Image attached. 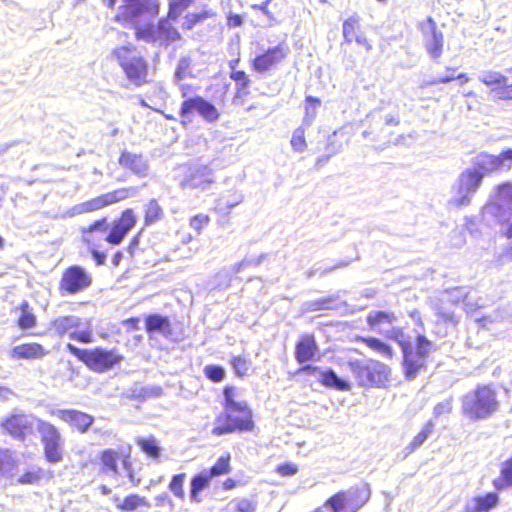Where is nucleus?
<instances>
[{
    "mask_svg": "<svg viewBox=\"0 0 512 512\" xmlns=\"http://www.w3.org/2000/svg\"><path fill=\"white\" fill-rule=\"evenodd\" d=\"M384 334L401 348L406 379L413 380L418 373L426 369L428 354L433 347L430 340L419 334L413 342L411 336L406 335L401 328L397 327L389 328Z\"/></svg>",
    "mask_w": 512,
    "mask_h": 512,
    "instance_id": "1",
    "label": "nucleus"
},
{
    "mask_svg": "<svg viewBox=\"0 0 512 512\" xmlns=\"http://www.w3.org/2000/svg\"><path fill=\"white\" fill-rule=\"evenodd\" d=\"M496 392L488 385H478L462 398L463 413L470 419L479 420L490 417L498 410Z\"/></svg>",
    "mask_w": 512,
    "mask_h": 512,
    "instance_id": "2",
    "label": "nucleus"
},
{
    "mask_svg": "<svg viewBox=\"0 0 512 512\" xmlns=\"http://www.w3.org/2000/svg\"><path fill=\"white\" fill-rule=\"evenodd\" d=\"M119 66L126 78L135 86L140 87L147 82L148 63L133 46H120L113 50Z\"/></svg>",
    "mask_w": 512,
    "mask_h": 512,
    "instance_id": "3",
    "label": "nucleus"
},
{
    "mask_svg": "<svg viewBox=\"0 0 512 512\" xmlns=\"http://www.w3.org/2000/svg\"><path fill=\"white\" fill-rule=\"evenodd\" d=\"M347 367L355 376L360 386H383L388 380L390 373L387 365L373 359L366 361L349 359Z\"/></svg>",
    "mask_w": 512,
    "mask_h": 512,
    "instance_id": "4",
    "label": "nucleus"
},
{
    "mask_svg": "<svg viewBox=\"0 0 512 512\" xmlns=\"http://www.w3.org/2000/svg\"><path fill=\"white\" fill-rule=\"evenodd\" d=\"M253 427L252 413L246 403H242L233 409H226L216 420L212 434L221 436L232 433L235 430L248 431Z\"/></svg>",
    "mask_w": 512,
    "mask_h": 512,
    "instance_id": "5",
    "label": "nucleus"
},
{
    "mask_svg": "<svg viewBox=\"0 0 512 512\" xmlns=\"http://www.w3.org/2000/svg\"><path fill=\"white\" fill-rule=\"evenodd\" d=\"M169 20L167 17L160 19L156 25L153 23L137 25L135 27L136 38L146 43H157L160 46H168L178 41L181 38V34Z\"/></svg>",
    "mask_w": 512,
    "mask_h": 512,
    "instance_id": "6",
    "label": "nucleus"
},
{
    "mask_svg": "<svg viewBox=\"0 0 512 512\" xmlns=\"http://www.w3.org/2000/svg\"><path fill=\"white\" fill-rule=\"evenodd\" d=\"M371 491L367 484L351 487L331 496L325 503L332 512H357L370 498Z\"/></svg>",
    "mask_w": 512,
    "mask_h": 512,
    "instance_id": "7",
    "label": "nucleus"
},
{
    "mask_svg": "<svg viewBox=\"0 0 512 512\" xmlns=\"http://www.w3.org/2000/svg\"><path fill=\"white\" fill-rule=\"evenodd\" d=\"M482 181L481 176L474 170L471 168L465 169L452 186V195L448 200V204L456 208L470 205Z\"/></svg>",
    "mask_w": 512,
    "mask_h": 512,
    "instance_id": "8",
    "label": "nucleus"
},
{
    "mask_svg": "<svg viewBox=\"0 0 512 512\" xmlns=\"http://www.w3.org/2000/svg\"><path fill=\"white\" fill-rule=\"evenodd\" d=\"M37 430L43 444L44 456L49 463L63 460L64 440L58 428L50 422L37 419Z\"/></svg>",
    "mask_w": 512,
    "mask_h": 512,
    "instance_id": "9",
    "label": "nucleus"
},
{
    "mask_svg": "<svg viewBox=\"0 0 512 512\" xmlns=\"http://www.w3.org/2000/svg\"><path fill=\"white\" fill-rule=\"evenodd\" d=\"M195 112L208 123H214L220 117V113L214 104L199 95H195L186 98L181 104L179 111L181 124L183 126L191 124Z\"/></svg>",
    "mask_w": 512,
    "mask_h": 512,
    "instance_id": "10",
    "label": "nucleus"
},
{
    "mask_svg": "<svg viewBox=\"0 0 512 512\" xmlns=\"http://www.w3.org/2000/svg\"><path fill=\"white\" fill-rule=\"evenodd\" d=\"M471 167L483 180L484 177L507 171L512 165V148L503 150L499 155L482 152L474 157Z\"/></svg>",
    "mask_w": 512,
    "mask_h": 512,
    "instance_id": "11",
    "label": "nucleus"
},
{
    "mask_svg": "<svg viewBox=\"0 0 512 512\" xmlns=\"http://www.w3.org/2000/svg\"><path fill=\"white\" fill-rule=\"evenodd\" d=\"M117 3H120L117 18L123 17L132 21L141 16H148L154 19L159 14V0H108V7L113 8Z\"/></svg>",
    "mask_w": 512,
    "mask_h": 512,
    "instance_id": "12",
    "label": "nucleus"
},
{
    "mask_svg": "<svg viewBox=\"0 0 512 512\" xmlns=\"http://www.w3.org/2000/svg\"><path fill=\"white\" fill-rule=\"evenodd\" d=\"M51 326L60 336L68 334L69 338L72 340L81 343L92 342V330L90 326L85 325V327H83L84 323L78 316H59L52 321Z\"/></svg>",
    "mask_w": 512,
    "mask_h": 512,
    "instance_id": "13",
    "label": "nucleus"
},
{
    "mask_svg": "<svg viewBox=\"0 0 512 512\" xmlns=\"http://www.w3.org/2000/svg\"><path fill=\"white\" fill-rule=\"evenodd\" d=\"M419 29L428 56L435 63H440L444 49L443 32L438 28L437 23L432 17H427L425 21L421 22Z\"/></svg>",
    "mask_w": 512,
    "mask_h": 512,
    "instance_id": "14",
    "label": "nucleus"
},
{
    "mask_svg": "<svg viewBox=\"0 0 512 512\" xmlns=\"http://www.w3.org/2000/svg\"><path fill=\"white\" fill-rule=\"evenodd\" d=\"M136 194L135 188H121L96 198L90 199L83 203L77 204L71 209V215H80L102 209L108 205L124 200Z\"/></svg>",
    "mask_w": 512,
    "mask_h": 512,
    "instance_id": "15",
    "label": "nucleus"
},
{
    "mask_svg": "<svg viewBox=\"0 0 512 512\" xmlns=\"http://www.w3.org/2000/svg\"><path fill=\"white\" fill-rule=\"evenodd\" d=\"M214 182L213 170L204 164H191L180 182L182 188L205 190Z\"/></svg>",
    "mask_w": 512,
    "mask_h": 512,
    "instance_id": "16",
    "label": "nucleus"
},
{
    "mask_svg": "<svg viewBox=\"0 0 512 512\" xmlns=\"http://www.w3.org/2000/svg\"><path fill=\"white\" fill-rule=\"evenodd\" d=\"M92 283L90 275L78 265L65 270L60 281V290L68 294L78 293L88 288Z\"/></svg>",
    "mask_w": 512,
    "mask_h": 512,
    "instance_id": "17",
    "label": "nucleus"
},
{
    "mask_svg": "<svg viewBox=\"0 0 512 512\" xmlns=\"http://www.w3.org/2000/svg\"><path fill=\"white\" fill-rule=\"evenodd\" d=\"M123 360V356L115 350H106L101 347L91 349L87 366L95 372L103 373L112 369Z\"/></svg>",
    "mask_w": 512,
    "mask_h": 512,
    "instance_id": "18",
    "label": "nucleus"
},
{
    "mask_svg": "<svg viewBox=\"0 0 512 512\" xmlns=\"http://www.w3.org/2000/svg\"><path fill=\"white\" fill-rule=\"evenodd\" d=\"M486 210L493 213L499 221L508 220L512 212V184L499 186L494 201L486 206Z\"/></svg>",
    "mask_w": 512,
    "mask_h": 512,
    "instance_id": "19",
    "label": "nucleus"
},
{
    "mask_svg": "<svg viewBox=\"0 0 512 512\" xmlns=\"http://www.w3.org/2000/svg\"><path fill=\"white\" fill-rule=\"evenodd\" d=\"M289 53V47L280 43L274 47H270L263 54L256 56L253 60V68L257 72H265L274 65L280 63Z\"/></svg>",
    "mask_w": 512,
    "mask_h": 512,
    "instance_id": "20",
    "label": "nucleus"
},
{
    "mask_svg": "<svg viewBox=\"0 0 512 512\" xmlns=\"http://www.w3.org/2000/svg\"><path fill=\"white\" fill-rule=\"evenodd\" d=\"M52 415L60 420L69 423L75 427L80 433H85L92 426L94 417L74 409H58L52 411Z\"/></svg>",
    "mask_w": 512,
    "mask_h": 512,
    "instance_id": "21",
    "label": "nucleus"
},
{
    "mask_svg": "<svg viewBox=\"0 0 512 512\" xmlns=\"http://www.w3.org/2000/svg\"><path fill=\"white\" fill-rule=\"evenodd\" d=\"M145 329L150 339L155 335H161L162 337L169 339L173 334L170 319L167 316L156 313L146 316Z\"/></svg>",
    "mask_w": 512,
    "mask_h": 512,
    "instance_id": "22",
    "label": "nucleus"
},
{
    "mask_svg": "<svg viewBox=\"0 0 512 512\" xmlns=\"http://www.w3.org/2000/svg\"><path fill=\"white\" fill-rule=\"evenodd\" d=\"M119 164L138 177H146L149 170L147 160L141 154H134L128 151L122 152L119 158Z\"/></svg>",
    "mask_w": 512,
    "mask_h": 512,
    "instance_id": "23",
    "label": "nucleus"
},
{
    "mask_svg": "<svg viewBox=\"0 0 512 512\" xmlns=\"http://www.w3.org/2000/svg\"><path fill=\"white\" fill-rule=\"evenodd\" d=\"M318 352V346L312 335H305L297 342L295 347V358L299 364L313 360Z\"/></svg>",
    "mask_w": 512,
    "mask_h": 512,
    "instance_id": "24",
    "label": "nucleus"
},
{
    "mask_svg": "<svg viewBox=\"0 0 512 512\" xmlns=\"http://www.w3.org/2000/svg\"><path fill=\"white\" fill-rule=\"evenodd\" d=\"M31 419L27 415H12L2 423L3 428L13 437L22 439L31 428Z\"/></svg>",
    "mask_w": 512,
    "mask_h": 512,
    "instance_id": "25",
    "label": "nucleus"
},
{
    "mask_svg": "<svg viewBox=\"0 0 512 512\" xmlns=\"http://www.w3.org/2000/svg\"><path fill=\"white\" fill-rule=\"evenodd\" d=\"M397 320V317L392 312L386 311H372L367 316V324L372 330H376L381 334H384L388 328L385 325L393 327V323Z\"/></svg>",
    "mask_w": 512,
    "mask_h": 512,
    "instance_id": "26",
    "label": "nucleus"
},
{
    "mask_svg": "<svg viewBox=\"0 0 512 512\" xmlns=\"http://www.w3.org/2000/svg\"><path fill=\"white\" fill-rule=\"evenodd\" d=\"M499 502V497L496 493L490 492L484 496H477L472 498L465 507L466 512H490L495 508Z\"/></svg>",
    "mask_w": 512,
    "mask_h": 512,
    "instance_id": "27",
    "label": "nucleus"
},
{
    "mask_svg": "<svg viewBox=\"0 0 512 512\" xmlns=\"http://www.w3.org/2000/svg\"><path fill=\"white\" fill-rule=\"evenodd\" d=\"M478 80L485 84L486 86L490 87V93L494 98H498V90H501V88L506 85V82L508 80V77L503 75L499 71L495 70H485L481 71L478 75Z\"/></svg>",
    "mask_w": 512,
    "mask_h": 512,
    "instance_id": "28",
    "label": "nucleus"
},
{
    "mask_svg": "<svg viewBox=\"0 0 512 512\" xmlns=\"http://www.w3.org/2000/svg\"><path fill=\"white\" fill-rule=\"evenodd\" d=\"M46 354L47 351L38 343L20 344L11 350V356L15 359H40Z\"/></svg>",
    "mask_w": 512,
    "mask_h": 512,
    "instance_id": "29",
    "label": "nucleus"
},
{
    "mask_svg": "<svg viewBox=\"0 0 512 512\" xmlns=\"http://www.w3.org/2000/svg\"><path fill=\"white\" fill-rule=\"evenodd\" d=\"M318 381L323 386L330 389H335L338 391L351 390V384L349 381L338 376L337 373L331 368L325 369L323 372H321L320 377H318Z\"/></svg>",
    "mask_w": 512,
    "mask_h": 512,
    "instance_id": "30",
    "label": "nucleus"
},
{
    "mask_svg": "<svg viewBox=\"0 0 512 512\" xmlns=\"http://www.w3.org/2000/svg\"><path fill=\"white\" fill-rule=\"evenodd\" d=\"M114 503L116 508L122 512H133L141 506L147 508L150 507V504L147 501V499L138 494H130L126 496L123 500H121L119 497H115Z\"/></svg>",
    "mask_w": 512,
    "mask_h": 512,
    "instance_id": "31",
    "label": "nucleus"
},
{
    "mask_svg": "<svg viewBox=\"0 0 512 512\" xmlns=\"http://www.w3.org/2000/svg\"><path fill=\"white\" fill-rule=\"evenodd\" d=\"M211 475H208L207 471L200 472L195 475L190 482V498L194 502H200V492L209 486L211 481Z\"/></svg>",
    "mask_w": 512,
    "mask_h": 512,
    "instance_id": "32",
    "label": "nucleus"
},
{
    "mask_svg": "<svg viewBox=\"0 0 512 512\" xmlns=\"http://www.w3.org/2000/svg\"><path fill=\"white\" fill-rule=\"evenodd\" d=\"M361 32L360 17L354 13L348 17L342 25V33L345 43H351Z\"/></svg>",
    "mask_w": 512,
    "mask_h": 512,
    "instance_id": "33",
    "label": "nucleus"
},
{
    "mask_svg": "<svg viewBox=\"0 0 512 512\" xmlns=\"http://www.w3.org/2000/svg\"><path fill=\"white\" fill-rule=\"evenodd\" d=\"M118 453L114 450L107 449L102 452L101 462L103 465V472L113 476L118 474Z\"/></svg>",
    "mask_w": 512,
    "mask_h": 512,
    "instance_id": "34",
    "label": "nucleus"
},
{
    "mask_svg": "<svg viewBox=\"0 0 512 512\" xmlns=\"http://www.w3.org/2000/svg\"><path fill=\"white\" fill-rule=\"evenodd\" d=\"M359 341H362L365 343L369 348L373 349L374 351L378 352L380 355H382L385 358L391 359L393 357V350L392 348L381 341L378 338L374 337H360L358 339Z\"/></svg>",
    "mask_w": 512,
    "mask_h": 512,
    "instance_id": "35",
    "label": "nucleus"
},
{
    "mask_svg": "<svg viewBox=\"0 0 512 512\" xmlns=\"http://www.w3.org/2000/svg\"><path fill=\"white\" fill-rule=\"evenodd\" d=\"M21 315L18 319V325L21 329H30L36 325V317L32 312L27 301H23L19 307Z\"/></svg>",
    "mask_w": 512,
    "mask_h": 512,
    "instance_id": "36",
    "label": "nucleus"
},
{
    "mask_svg": "<svg viewBox=\"0 0 512 512\" xmlns=\"http://www.w3.org/2000/svg\"><path fill=\"white\" fill-rule=\"evenodd\" d=\"M321 105V100L317 97H313L311 95L306 96L305 98V116L303 118V124L310 126L316 115L317 110Z\"/></svg>",
    "mask_w": 512,
    "mask_h": 512,
    "instance_id": "37",
    "label": "nucleus"
},
{
    "mask_svg": "<svg viewBox=\"0 0 512 512\" xmlns=\"http://www.w3.org/2000/svg\"><path fill=\"white\" fill-rule=\"evenodd\" d=\"M137 444L141 450L153 459H157L160 456V447L154 437L139 438Z\"/></svg>",
    "mask_w": 512,
    "mask_h": 512,
    "instance_id": "38",
    "label": "nucleus"
},
{
    "mask_svg": "<svg viewBox=\"0 0 512 512\" xmlns=\"http://www.w3.org/2000/svg\"><path fill=\"white\" fill-rule=\"evenodd\" d=\"M163 210L155 199H151L145 208V224L150 225L161 219Z\"/></svg>",
    "mask_w": 512,
    "mask_h": 512,
    "instance_id": "39",
    "label": "nucleus"
},
{
    "mask_svg": "<svg viewBox=\"0 0 512 512\" xmlns=\"http://www.w3.org/2000/svg\"><path fill=\"white\" fill-rule=\"evenodd\" d=\"M434 425L431 421L427 422L422 430L413 438L407 449L410 452H413L417 448L423 445V443L428 439V437L433 432Z\"/></svg>",
    "mask_w": 512,
    "mask_h": 512,
    "instance_id": "40",
    "label": "nucleus"
},
{
    "mask_svg": "<svg viewBox=\"0 0 512 512\" xmlns=\"http://www.w3.org/2000/svg\"><path fill=\"white\" fill-rule=\"evenodd\" d=\"M230 470V455H222L220 456L216 463L210 468L208 475H211V478L217 477L223 474L228 473Z\"/></svg>",
    "mask_w": 512,
    "mask_h": 512,
    "instance_id": "41",
    "label": "nucleus"
},
{
    "mask_svg": "<svg viewBox=\"0 0 512 512\" xmlns=\"http://www.w3.org/2000/svg\"><path fill=\"white\" fill-rule=\"evenodd\" d=\"M446 303L448 302L441 301L440 297L438 301L434 303L433 309L444 322H451L456 324L457 321L455 320L454 311L450 307H446Z\"/></svg>",
    "mask_w": 512,
    "mask_h": 512,
    "instance_id": "42",
    "label": "nucleus"
},
{
    "mask_svg": "<svg viewBox=\"0 0 512 512\" xmlns=\"http://www.w3.org/2000/svg\"><path fill=\"white\" fill-rule=\"evenodd\" d=\"M225 512H255V504L248 499L232 500L228 503Z\"/></svg>",
    "mask_w": 512,
    "mask_h": 512,
    "instance_id": "43",
    "label": "nucleus"
},
{
    "mask_svg": "<svg viewBox=\"0 0 512 512\" xmlns=\"http://www.w3.org/2000/svg\"><path fill=\"white\" fill-rule=\"evenodd\" d=\"M194 0H170L168 18L176 20Z\"/></svg>",
    "mask_w": 512,
    "mask_h": 512,
    "instance_id": "44",
    "label": "nucleus"
},
{
    "mask_svg": "<svg viewBox=\"0 0 512 512\" xmlns=\"http://www.w3.org/2000/svg\"><path fill=\"white\" fill-rule=\"evenodd\" d=\"M466 294L462 288L455 287L450 290H446L441 295V301H447L452 306L457 305L460 301L465 298Z\"/></svg>",
    "mask_w": 512,
    "mask_h": 512,
    "instance_id": "45",
    "label": "nucleus"
},
{
    "mask_svg": "<svg viewBox=\"0 0 512 512\" xmlns=\"http://www.w3.org/2000/svg\"><path fill=\"white\" fill-rule=\"evenodd\" d=\"M291 146L296 152L301 153L305 151L307 144L305 140V130L302 127H298L293 132L291 138Z\"/></svg>",
    "mask_w": 512,
    "mask_h": 512,
    "instance_id": "46",
    "label": "nucleus"
},
{
    "mask_svg": "<svg viewBox=\"0 0 512 512\" xmlns=\"http://www.w3.org/2000/svg\"><path fill=\"white\" fill-rule=\"evenodd\" d=\"M108 229V222L106 218H101L92 223L87 229L83 230V238L87 243L90 242V235L94 232L105 233Z\"/></svg>",
    "mask_w": 512,
    "mask_h": 512,
    "instance_id": "47",
    "label": "nucleus"
},
{
    "mask_svg": "<svg viewBox=\"0 0 512 512\" xmlns=\"http://www.w3.org/2000/svg\"><path fill=\"white\" fill-rule=\"evenodd\" d=\"M117 225L129 232L136 224V217L132 209L123 211L121 217L115 221Z\"/></svg>",
    "mask_w": 512,
    "mask_h": 512,
    "instance_id": "48",
    "label": "nucleus"
},
{
    "mask_svg": "<svg viewBox=\"0 0 512 512\" xmlns=\"http://www.w3.org/2000/svg\"><path fill=\"white\" fill-rule=\"evenodd\" d=\"M244 199L242 193H235L232 195V199L225 200L224 198L219 199L217 204V209L221 212H228L238 204H240Z\"/></svg>",
    "mask_w": 512,
    "mask_h": 512,
    "instance_id": "49",
    "label": "nucleus"
},
{
    "mask_svg": "<svg viewBox=\"0 0 512 512\" xmlns=\"http://www.w3.org/2000/svg\"><path fill=\"white\" fill-rule=\"evenodd\" d=\"M127 233L128 232L125 231V229H123L114 222L110 232L108 233L105 239L108 243L112 245H118L122 242Z\"/></svg>",
    "mask_w": 512,
    "mask_h": 512,
    "instance_id": "50",
    "label": "nucleus"
},
{
    "mask_svg": "<svg viewBox=\"0 0 512 512\" xmlns=\"http://www.w3.org/2000/svg\"><path fill=\"white\" fill-rule=\"evenodd\" d=\"M231 365L235 373L240 377L247 375L250 368L249 361L242 356H234L231 360Z\"/></svg>",
    "mask_w": 512,
    "mask_h": 512,
    "instance_id": "51",
    "label": "nucleus"
},
{
    "mask_svg": "<svg viewBox=\"0 0 512 512\" xmlns=\"http://www.w3.org/2000/svg\"><path fill=\"white\" fill-rule=\"evenodd\" d=\"M265 257H266L265 254H260L257 258L246 257L239 263H236L235 265H233L232 273L237 274V273L241 272L245 267H248L251 265L258 266L261 264V262L264 260Z\"/></svg>",
    "mask_w": 512,
    "mask_h": 512,
    "instance_id": "52",
    "label": "nucleus"
},
{
    "mask_svg": "<svg viewBox=\"0 0 512 512\" xmlns=\"http://www.w3.org/2000/svg\"><path fill=\"white\" fill-rule=\"evenodd\" d=\"M186 475L184 473L176 474L172 477L169 484L171 492L178 498H184L183 483Z\"/></svg>",
    "mask_w": 512,
    "mask_h": 512,
    "instance_id": "53",
    "label": "nucleus"
},
{
    "mask_svg": "<svg viewBox=\"0 0 512 512\" xmlns=\"http://www.w3.org/2000/svg\"><path fill=\"white\" fill-rule=\"evenodd\" d=\"M204 374L209 380L213 382H220L225 377V370L223 367L218 365H207L204 368Z\"/></svg>",
    "mask_w": 512,
    "mask_h": 512,
    "instance_id": "54",
    "label": "nucleus"
},
{
    "mask_svg": "<svg viewBox=\"0 0 512 512\" xmlns=\"http://www.w3.org/2000/svg\"><path fill=\"white\" fill-rule=\"evenodd\" d=\"M334 299L332 297L322 298L315 301H310L307 306L312 311L334 309L332 305Z\"/></svg>",
    "mask_w": 512,
    "mask_h": 512,
    "instance_id": "55",
    "label": "nucleus"
},
{
    "mask_svg": "<svg viewBox=\"0 0 512 512\" xmlns=\"http://www.w3.org/2000/svg\"><path fill=\"white\" fill-rule=\"evenodd\" d=\"M190 64L191 60L189 57L180 58L174 73V79L176 82H179L185 78L186 72L189 69Z\"/></svg>",
    "mask_w": 512,
    "mask_h": 512,
    "instance_id": "56",
    "label": "nucleus"
},
{
    "mask_svg": "<svg viewBox=\"0 0 512 512\" xmlns=\"http://www.w3.org/2000/svg\"><path fill=\"white\" fill-rule=\"evenodd\" d=\"M66 348L72 355L77 357L80 361H82L86 365L88 364V358L90 356L91 349H80L71 343H68Z\"/></svg>",
    "mask_w": 512,
    "mask_h": 512,
    "instance_id": "57",
    "label": "nucleus"
},
{
    "mask_svg": "<svg viewBox=\"0 0 512 512\" xmlns=\"http://www.w3.org/2000/svg\"><path fill=\"white\" fill-rule=\"evenodd\" d=\"M234 394H235L234 387H225L224 388L223 396H224V402H225V404H224L225 410L231 409V408L233 409V407H237L243 403V402L235 401Z\"/></svg>",
    "mask_w": 512,
    "mask_h": 512,
    "instance_id": "58",
    "label": "nucleus"
},
{
    "mask_svg": "<svg viewBox=\"0 0 512 512\" xmlns=\"http://www.w3.org/2000/svg\"><path fill=\"white\" fill-rule=\"evenodd\" d=\"M230 77L239 85L241 90L246 89L251 82L246 73L242 70L232 71Z\"/></svg>",
    "mask_w": 512,
    "mask_h": 512,
    "instance_id": "59",
    "label": "nucleus"
},
{
    "mask_svg": "<svg viewBox=\"0 0 512 512\" xmlns=\"http://www.w3.org/2000/svg\"><path fill=\"white\" fill-rule=\"evenodd\" d=\"M452 410V398L445 399L444 401L438 403L434 407V415L439 417L444 414H449Z\"/></svg>",
    "mask_w": 512,
    "mask_h": 512,
    "instance_id": "60",
    "label": "nucleus"
},
{
    "mask_svg": "<svg viewBox=\"0 0 512 512\" xmlns=\"http://www.w3.org/2000/svg\"><path fill=\"white\" fill-rule=\"evenodd\" d=\"M12 466V458L9 452L0 450V473L8 472Z\"/></svg>",
    "mask_w": 512,
    "mask_h": 512,
    "instance_id": "61",
    "label": "nucleus"
},
{
    "mask_svg": "<svg viewBox=\"0 0 512 512\" xmlns=\"http://www.w3.org/2000/svg\"><path fill=\"white\" fill-rule=\"evenodd\" d=\"M501 477H503L507 485H512V457L503 463Z\"/></svg>",
    "mask_w": 512,
    "mask_h": 512,
    "instance_id": "62",
    "label": "nucleus"
},
{
    "mask_svg": "<svg viewBox=\"0 0 512 512\" xmlns=\"http://www.w3.org/2000/svg\"><path fill=\"white\" fill-rule=\"evenodd\" d=\"M203 14L191 13L186 15L185 22L183 23V28L191 30L197 23L204 19Z\"/></svg>",
    "mask_w": 512,
    "mask_h": 512,
    "instance_id": "63",
    "label": "nucleus"
},
{
    "mask_svg": "<svg viewBox=\"0 0 512 512\" xmlns=\"http://www.w3.org/2000/svg\"><path fill=\"white\" fill-rule=\"evenodd\" d=\"M208 222H209V217L208 216L199 214V215L194 216L191 219L190 226H191L192 229L200 232L202 227L204 225L208 224Z\"/></svg>",
    "mask_w": 512,
    "mask_h": 512,
    "instance_id": "64",
    "label": "nucleus"
}]
</instances>
